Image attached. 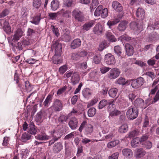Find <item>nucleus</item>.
Returning a JSON list of instances; mask_svg holds the SVG:
<instances>
[{"label": "nucleus", "mask_w": 159, "mask_h": 159, "mask_svg": "<svg viewBox=\"0 0 159 159\" xmlns=\"http://www.w3.org/2000/svg\"><path fill=\"white\" fill-rule=\"evenodd\" d=\"M63 104L62 101L59 99H55L52 103V106L49 107L48 110L51 109L52 112L49 116L50 118L54 112H58L61 111L63 108Z\"/></svg>", "instance_id": "nucleus-1"}, {"label": "nucleus", "mask_w": 159, "mask_h": 159, "mask_svg": "<svg viewBox=\"0 0 159 159\" xmlns=\"http://www.w3.org/2000/svg\"><path fill=\"white\" fill-rule=\"evenodd\" d=\"M138 115L137 109L135 108H129L126 112V115L128 119L133 120L136 118Z\"/></svg>", "instance_id": "nucleus-2"}, {"label": "nucleus", "mask_w": 159, "mask_h": 159, "mask_svg": "<svg viewBox=\"0 0 159 159\" xmlns=\"http://www.w3.org/2000/svg\"><path fill=\"white\" fill-rule=\"evenodd\" d=\"M58 40L53 41L52 46V49L55 52V56H60L61 52V44Z\"/></svg>", "instance_id": "nucleus-3"}, {"label": "nucleus", "mask_w": 159, "mask_h": 159, "mask_svg": "<svg viewBox=\"0 0 159 159\" xmlns=\"http://www.w3.org/2000/svg\"><path fill=\"white\" fill-rule=\"evenodd\" d=\"M129 82L133 88L137 89L143 85L144 80L143 77H140L136 79L131 80H129Z\"/></svg>", "instance_id": "nucleus-4"}, {"label": "nucleus", "mask_w": 159, "mask_h": 159, "mask_svg": "<svg viewBox=\"0 0 159 159\" xmlns=\"http://www.w3.org/2000/svg\"><path fill=\"white\" fill-rule=\"evenodd\" d=\"M72 15L73 17L78 22H82L84 20V17L83 14L79 10L75 9L72 12Z\"/></svg>", "instance_id": "nucleus-5"}, {"label": "nucleus", "mask_w": 159, "mask_h": 159, "mask_svg": "<svg viewBox=\"0 0 159 159\" xmlns=\"http://www.w3.org/2000/svg\"><path fill=\"white\" fill-rule=\"evenodd\" d=\"M129 25L130 28L135 31L139 32L143 30V26L140 22L132 21Z\"/></svg>", "instance_id": "nucleus-6"}, {"label": "nucleus", "mask_w": 159, "mask_h": 159, "mask_svg": "<svg viewBox=\"0 0 159 159\" xmlns=\"http://www.w3.org/2000/svg\"><path fill=\"white\" fill-rule=\"evenodd\" d=\"M120 72L119 69L114 68L111 69L109 72L108 77L110 79H115L118 77Z\"/></svg>", "instance_id": "nucleus-7"}, {"label": "nucleus", "mask_w": 159, "mask_h": 159, "mask_svg": "<svg viewBox=\"0 0 159 159\" xmlns=\"http://www.w3.org/2000/svg\"><path fill=\"white\" fill-rule=\"evenodd\" d=\"M23 32L22 30L21 29H18L14 32L12 41L14 42L18 41L23 36Z\"/></svg>", "instance_id": "nucleus-8"}, {"label": "nucleus", "mask_w": 159, "mask_h": 159, "mask_svg": "<svg viewBox=\"0 0 159 159\" xmlns=\"http://www.w3.org/2000/svg\"><path fill=\"white\" fill-rule=\"evenodd\" d=\"M104 59L105 62L108 65L114 64L116 62L114 56L110 53L106 55Z\"/></svg>", "instance_id": "nucleus-9"}, {"label": "nucleus", "mask_w": 159, "mask_h": 159, "mask_svg": "<svg viewBox=\"0 0 159 159\" xmlns=\"http://www.w3.org/2000/svg\"><path fill=\"white\" fill-rule=\"evenodd\" d=\"M36 116V120L38 121H40L44 118H47V111L44 110H41L37 113Z\"/></svg>", "instance_id": "nucleus-10"}, {"label": "nucleus", "mask_w": 159, "mask_h": 159, "mask_svg": "<svg viewBox=\"0 0 159 159\" xmlns=\"http://www.w3.org/2000/svg\"><path fill=\"white\" fill-rule=\"evenodd\" d=\"M158 24V22L155 21V20H150L147 28V31L148 33L152 32L157 27V25Z\"/></svg>", "instance_id": "nucleus-11"}, {"label": "nucleus", "mask_w": 159, "mask_h": 159, "mask_svg": "<svg viewBox=\"0 0 159 159\" xmlns=\"http://www.w3.org/2000/svg\"><path fill=\"white\" fill-rule=\"evenodd\" d=\"M114 102V100L112 99L111 101H107L105 99H102L99 103L98 107L99 109H102L107 104L111 105Z\"/></svg>", "instance_id": "nucleus-12"}, {"label": "nucleus", "mask_w": 159, "mask_h": 159, "mask_svg": "<svg viewBox=\"0 0 159 159\" xmlns=\"http://www.w3.org/2000/svg\"><path fill=\"white\" fill-rule=\"evenodd\" d=\"M78 121L75 117H72L69 122L68 125L72 129H75L77 126Z\"/></svg>", "instance_id": "nucleus-13"}, {"label": "nucleus", "mask_w": 159, "mask_h": 159, "mask_svg": "<svg viewBox=\"0 0 159 159\" xmlns=\"http://www.w3.org/2000/svg\"><path fill=\"white\" fill-rule=\"evenodd\" d=\"M103 30V27L102 25L98 23L95 26L93 31L95 34L99 35L102 33Z\"/></svg>", "instance_id": "nucleus-14"}, {"label": "nucleus", "mask_w": 159, "mask_h": 159, "mask_svg": "<svg viewBox=\"0 0 159 159\" xmlns=\"http://www.w3.org/2000/svg\"><path fill=\"white\" fill-rule=\"evenodd\" d=\"M63 149V146L60 142L56 143L53 145L52 150L54 152L58 153Z\"/></svg>", "instance_id": "nucleus-15"}, {"label": "nucleus", "mask_w": 159, "mask_h": 159, "mask_svg": "<svg viewBox=\"0 0 159 159\" xmlns=\"http://www.w3.org/2000/svg\"><path fill=\"white\" fill-rule=\"evenodd\" d=\"M122 152L123 155L127 158H130L133 156V152L130 149H124L122 150Z\"/></svg>", "instance_id": "nucleus-16"}, {"label": "nucleus", "mask_w": 159, "mask_h": 159, "mask_svg": "<svg viewBox=\"0 0 159 159\" xmlns=\"http://www.w3.org/2000/svg\"><path fill=\"white\" fill-rule=\"evenodd\" d=\"M35 138L37 140L41 141H46L50 139V137L45 133L38 134Z\"/></svg>", "instance_id": "nucleus-17"}, {"label": "nucleus", "mask_w": 159, "mask_h": 159, "mask_svg": "<svg viewBox=\"0 0 159 159\" xmlns=\"http://www.w3.org/2000/svg\"><path fill=\"white\" fill-rule=\"evenodd\" d=\"M112 6L114 10L120 12L122 11L123 8L121 4L118 2L114 1L112 4Z\"/></svg>", "instance_id": "nucleus-18"}, {"label": "nucleus", "mask_w": 159, "mask_h": 159, "mask_svg": "<svg viewBox=\"0 0 159 159\" xmlns=\"http://www.w3.org/2000/svg\"><path fill=\"white\" fill-rule=\"evenodd\" d=\"M127 54L129 56L133 55L134 51L133 47L129 43H126L125 45Z\"/></svg>", "instance_id": "nucleus-19"}, {"label": "nucleus", "mask_w": 159, "mask_h": 159, "mask_svg": "<svg viewBox=\"0 0 159 159\" xmlns=\"http://www.w3.org/2000/svg\"><path fill=\"white\" fill-rule=\"evenodd\" d=\"M70 32L67 30L66 29L64 34L61 36L62 40L65 42H68L70 41L71 38L70 36Z\"/></svg>", "instance_id": "nucleus-20"}, {"label": "nucleus", "mask_w": 159, "mask_h": 159, "mask_svg": "<svg viewBox=\"0 0 159 159\" xmlns=\"http://www.w3.org/2000/svg\"><path fill=\"white\" fill-rule=\"evenodd\" d=\"M146 154V152L143 149L140 148L136 150L135 157L137 158H140L143 157Z\"/></svg>", "instance_id": "nucleus-21"}, {"label": "nucleus", "mask_w": 159, "mask_h": 159, "mask_svg": "<svg viewBox=\"0 0 159 159\" xmlns=\"http://www.w3.org/2000/svg\"><path fill=\"white\" fill-rule=\"evenodd\" d=\"M95 23V21L93 20H92L87 22L83 26V29L86 31H88L93 26Z\"/></svg>", "instance_id": "nucleus-22"}, {"label": "nucleus", "mask_w": 159, "mask_h": 159, "mask_svg": "<svg viewBox=\"0 0 159 159\" xmlns=\"http://www.w3.org/2000/svg\"><path fill=\"white\" fill-rule=\"evenodd\" d=\"M128 23L127 21L125 20L120 22L118 25V30L120 31H124L126 28Z\"/></svg>", "instance_id": "nucleus-23"}, {"label": "nucleus", "mask_w": 159, "mask_h": 159, "mask_svg": "<svg viewBox=\"0 0 159 159\" xmlns=\"http://www.w3.org/2000/svg\"><path fill=\"white\" fill-rule=\"evenodd\" d=\"M81 43V41L80 39H75L71 43V47L72 48L75 49L79 47L80 46Z\"/></svg>", "instance_id": "nucleus-24"}, {"label": "nucleus", "mask_w": 159, "mask_h": 159, "mask_svg": "<svg viewBox=\"0 0 159 159\" xmlns=\"http://www.w3.org/2000/svg\"><path fill=\"white\" fill-rule=\"evenodd\" d=\"M137 16L139 19L143 20L144 18L145 12L143 9L139 8L136 12Z\"/></svg>", "instance_id": "nucleus-25"}, {"label": "nucleus", "mask_w": 159, "mask_h": 159, "mask_svg": "<svg viewBox=\"0 0 159 159\" xmlns=\"http://www.w3.org/2000/svg\"><path fill=\"white\" fill-rule=\"evenodd\" d=\"M144 104V101L140 98L137 99L134 102V105L136 107L143 108Z\"/></svg>", "instance_id": "nucleus-26"}, {"label": "nucleus", "mask_w": 159, "mask_h": 159, "mask_svg": "<svg viewBox=\"0 0 159 159\" xmlns=\"http://www.w3.org/2000/svg\"><path fill=\"white\" fill-rule=\"evenodd\" d=\"M89 76L91 79L97 80L100 76V73L96 70H94L89 73Z\"/></svg>", "instance_id": "nucleus-27"}, {"label": "nucleus", "mask_w": 159, "mask_h": 159, "mask_svg": "<svg viewBox=\"0 0 159 159\" xmlns=\"http://www.w3.org/2000/svg\"><path fill=\"white\" fill-rule=\"evenodd\" d=\"M80 80V77L77 73H74L71 78V82L74 85L78 83Z\"/></svg>", "instance_id": "nucleus-28"}, {"label": "nucleus", "mask_w": 159, "mask_h": 159, "mask_svg": "<svg viewBox=\"0 0 159 159\" xmlns=\"http://www.w3.org/2000/svg\"><path fill=\"white\" fill-rule=\"evenodd\" d=\"M140 144V139L136 137L133 139L131 142V145L133 148H136Z\"/></svg>", "instance_id": "nucleus-29"}, {"label": "nucleus", "mask_w": 159, "mask_h": 159, "mask_svg": "<svg viewBox=\"0 0 159 159\" xmlns=\"http://www.w3.org/2000/svg\"><path fill=\"white\" fill-rule=\"evenodd\" d=\"M105 35L107 39L111 42H115L116 41V38L111 32L109 31H107L105 33Z\"/></svg>", "instance_id": "nucleus-30"}, {"label": "nucleus", "mask_w": 159, "mask_h": 159, "mask_svg": "<svg viewBox=\"0 0 159 159\" xmlns=\"http://www.w3.org/2000/svg\"><path fill=\"white\" fill-rule=\"evenodd\" d=\"M59 2L57 0H53L51 3V8L52 11H56L58 8Z\"/></svg>", "instance_id": "nucleus-31"}, {"label": "nucleus", "mask_w": 159, "mask_h": 159, "mask_svg": "<svg viewBox=\"0 0 159 159\" xmlns=\"http://www.w3.org/2000/svg\"><path fill=\"white\" fill-rule=\"evenodd\" d=\"M53 95L49 94L46 98L44 101L43 102V105L45 107H48L50 103V102L52 99Z\"/></svg>", "instance_id": "nucleus-32"}, {"label": "nucleus", "mask_w": 159, "mask_h": 159, "mask_svg": "<svg viewBox=\"0 0 159 159\" xmlns=\"http://www.w3.org/2000/svg\"><path fill=\"white\" fill-rule=\"evenodd\" d=\"M118 92V89L116 88L111 89L108 91L109 96L111 98H115L116 95Z\"/></svg>", "instance_id": "nucleus-33"}, {"label": "nucleus", "mask_w": 159, "mask_h": 159, "mask_svg": "<svg viewBox=\"0 0 159 159\" xmlns=\"http://www.w3.org/2000/svg\"><path fill=\"white\" fill-rule=\"evenodd\" d=\"M82 94L84 97L87 98H89L92 94L90 89L87 88L84 89L83 90Z\"/></svg>", "instance_id": "nucleus-34"}, {"label": "nucleus", "mask_w": 159, "mask_h": 159, "mask_svg": "<svg viewBox=\"0 0 159 159\" xmlns=\"http://www.w3.org/2000/svg\"><path fill=\"white\" fill-rule=\"evenodd\" d=\"M114 51L115 53L118 57L120 56L121 58L123 57V55H122L121 49L120 47L118 46H115L114 47Z\"/></svg>", "instance_id": "nucleus-35"}, {"label": "nucleus", "mask_w": 159, "mask_h": 159, "mask_svg": "<svg viewBox=\"0 0 159 159\" xmlns=\"http://www.w3.org/2000/svg\"><path fill=\"white\" fill-rule=\"evenodd\" d=\"M84 130L85 133L86 134H90L93 132V126L89 124L86 125L85 128Z\"/></svg>", "instance_id": "nucleus-36"}, {"label": "nucleus", "mask_w": 159, "mask_h": 159, "mask_svg": "<svg viewBox=\"0 0 159 159\" xmlns=\"http://www.w3.org/2000/svg\"><path fill=\"white\" fill-rule=\"evenodd\" d=\"M119 140L116 139L109 142L107 144V147L109 148H111L117 145L119 143Z\"/></svg>", "instance_id": "nucleus-37"}, {"label": "nucleus", "mask_w": 159, "mask_h": 159, "mask_svg": "<svg viewBox=\"0 0 159 159\" xmlns=\"http://www.w3.org/2000/svg\"><path fill=\"white\" fill-rule=\"evenodd\" d=\"M69 117V116L61 115L58 118V120L60 124H63L64 122H66Z\"/></svg>", "instance_id": "nucleus-38"}, {"label": "nucleus", "mask_w": 159, "mask_h": 159, "mask_svg": "<svg viewBox=\"0 0 159 159\" xmlns=\"http://www.w3.org/2000/svg\"><path fill=\"white\" fill-rule=\"evenodd\" d=\"M31 136V135L28 133H24L21 136V141L23 142H26L30 139Z\"/></svg>", "instance_id": "nucleus-39"}, {"label": "nucleus", "mask_w": 159, "mask_h": 159, "mask_svg": "<svg viewBox=\"0 0 159 159\" xmlns=\"http://www.w3.org/2000/svg\"><path fill=\"white\" fill-rule=\"evenodd\" d=\"M103 7L102 5H99L96 9L94 13V15L95 16H98L101 14Z\"/></svg>", "instance_id": "nucleus-40"}, {"label": "nucleus", "mask_w": 159, "mask_h": 159, "mask_svg": "<svg viewBox=\"0 0 159 159\" xmlns=\"http://www.w3.org/2000/svg\"><path fill=\"white\" fill-rule=\"evenodd\" d=\"M42 3L41 0H33V6L36 9H38L41 6Z\"/></svg>", "instance_id": "nucleus-41"}, {"label": "nucleus", "mask_w": 159, "mask_h": 159, "mask_svg": "<svg viewBox=\"0 0 159 159\" xmlns=\"http://www.w3.org/2000/svg\"><path fill=\"white\" fill-rule=\"evenodd\" d=\"M149 37L151 40L159 39V35L156 32H152L149 35Z\"/></svg>", "instance_id": "nucleus-42"}, {"label": "nucleus", "mask_w": 159, "mask_h": 159, "mask_svg": "<svg viewBox=\"0 0 159 159\" xmlns=\"http://www.w3.org/2000/svg\"><path fill=\"white\" fill-rule=\"evenodd\" d=\"M128 82V80L126 81L125 79L124 78L122 77H120L116 81V83L118 84L122 85L127 84Z\"/></svg>", "instance_id": "nucleus-43"}, {"label": "nucleus", "mask_w": 159, "mask_h": 159, "mask_svg": "<svg viewBox=\"0 0 159 159\" xmlns=\"http://www.w3.org/2000/svg\"><path fill=\"white\" fill-rule=\"evenodd\" d=\"M40 15L36 16L33 17L32 20L30 21V22L34 24L35 25H38L41 20Z\"/></svg>", "instance_id": "nucleus-44"}, {"label": "nucleus", "mask_w": 159, "mask_h": 159, "mask_svg": "<svg viewBox=\"0 0 159 159\" xmlns=\"http://www.w3.org/2000/svg\"><path fill=\"white\" fill-rule=\"evenodd\" d=\"M128 126L127 124H125L122 125L119 129V132L120 133H125L128 130Z\"/></svg>", "instance_id": "nucleus-45"}, {"label": "nucleus", "mask_w": 159, "mask_h": 159, "mask_svg": "<svg viewBox=\"0 0 159 159\" xmlns=\"http://www.w3.org/2000/svg\"><path fill=\"white\" fill-rule=\"evenodd\" d=\"M96 112V111L95 108H90L88 111V116L89 117H92L95 114Z\"/></svg>", "instance_id": "nucleus-46"}, {"label": "nucleus", "mask_w": 159, "mask_h": 159, "mask_svg": "<svg viewBox=\"0 0 159 159\" xmlns=\"http://www.w3.org/2000/svg\"><path fill=\"white\" fill-rule=\"evenodd\" d=\"M98 0H92L90 7V10L92 12L93 11V10L98 5Z\"/></svg>", "instance_id": "nucleus-47"}, {"label": "nucleus", "mask_w": 159, "mask_h": 159, "mask_svg": "<svg viewBox=\"0 0 159 159\" xmlns=\"http://www.w3.org/2000/svg\"><path fill=\"white\" fill-rule=\"evenodd\" d=\"M98 101V98L94 97L93 99L90 101L87 104V107H89L96 104Z\"/></svg>", "instance_id": "nucleus-48"}, {"label": "nucleus", "mask_w": 159, "mask_h": 159, "mask_svg": "<svg viewBox=\"0 0 159 159\" xmlns=\"http://www.w3.org/2000/svg\"><path fill=\"white\" fill-rule=\"evenodd\" d=\"M72 0H64L63 5L64 7H69L72 6Z\"/></svg>", "instance_id": "nucleus-49"}, {"label": "nucleus", "mask_w": 159, "mask_h": 159, "mask_svg": "<svg viewBox=\"0 0 159 159\" xmlns=\"http://www.w3.org/2000/svg\"><path fill=\"white\" fill-rule=\"evenodd\" d=\"M102 59V57L100 54H98L93 57V61L96 64L99 63Z\"/></svg>", "instance_id": "nucleus-50"}, {"label": "nucleus", "mask_w": 159, "mask_h": 159, "mask_svg": "<svg viewBox=\"0 0 159 159\" xmlns=\"http://www.w3.org/2000/svg\"><path fill=\"white\" fill-rule=\"evenodd\" d=\"M68 67L66 65H65L61 66L59 69V72L60 74H63L67 70Z\"/></svg>", "instance_id": "nucleus-51"}, {"label": "nucleus", "mask_w": 159, "mask_h": 159, "mask_svg": "<svg viewBox=\"0 0 159 159\" xmlns=\"http://www.w3.org/2000/svg\"><path fill=\"white\" fill-rule=\"evenodd\" d=\"M30 127L29 133L32 134H36L37 132V130L35 128L34 125L33 124H31L30 125Z\"/></svg>", "instance_id": "nucleus-52"}, {"label": "nucleus", "mask_w": 159, "mask_h": 159, "mask_svg": "<svg viewBox=\"0 0 159 159\" xmlns=\"http://www.w3.org/2000/svg\"><path fill=\"white\" fill-rule=\"evenodd\" d=\"M71 59L74 61L80 60L79 56L77 53H74L72 54L71 56Z\"/></svg>", "instance_id": "nucleus-53"}, {"label": "nucleus", "mask_w": 159, "mask_h": 159, "mask_svg": "<svg viewBox=\"0 0 159 159\" xmlns=\"http://www.w3.org/2000/svg\"><path fill=\"white\" fill-rule=\"evenodd\" d=\"M121 40L123 42H130L131 40V38L128 36L125 35L121 37Z\"/></svg>", "instance_id": "nucleus-54"}, {"label": "nucleus", "mask_w": 159, "mask_h": 159, "mask_svg": "<svg viewBox=\"0 0 159 159\" xmlns=\"http://www.w3.org/2000/svg\"><path fill=\"white\" fill-rule=\"evenodd\" d=\"M139 133V131L138 130H134L129 133V136L130 138L133 137L136 135H137Z\"/></svg>", "instance_id": "nucleus-55"}, {"label": "nucleus", "mask_w": 159, "mask_h": 159, "mask_svg": "<svg viewBox=\"0 0 159 159\" xmlns=\"http://www.w3.org/2000/svg\"><path fill=\"white\" fill-rule=\"evenodd\" d=\"M142 145H143L144 148L147 149H150L152 147L151 142L148 141L145 142L143 144H142Z\"/></svg>", "instance_id": "nucleus-56"}, {"label": "nucleus", "mask_w": 159, "mask_h": 159, "mask_svg": "<svg viewBox=\"0 0 159 159\" xmlns=\"http://www.w3.org/2000/svg\"><path fill=\"white\" fill-rule=\"evenodd\" d=\"M108 11L106 8H104L102 10L101 14L100 15L102 18H105L107 16Z\"/></svg>", "instance_id": "nucleus-57"}, {"label": "nucleus", "mask_w": 159, "mask_h": 159, "mask_svg": "<svg viewBox=\"0 0 159 159\" xmlns=\"http://www.w3.org/2000/svg\"><path fill=\"white\" fill-rule=\"evenodd\" d=\"M67 87L66 86H64L61 88L59 89L57 92V95L59 96L63 93L66 90Z\"/></svg>", "instance_id": "nucleus-58"}, {"label": "nucleus", "mask_w": 159, "mask_h": 159, "mask_svg": "<svg viewBox=\"0 0 159 159\" xmlns=\"http://www.w3.org/2000/svg\"><path fill=\"white\" fill-rule=\"evenodd\" d=\"M21 41L22 45L25 46L29 45L30 44L29 39H22Z\"/></svg>", "instance_id": "nucleus-59"}, {"label": "nucleus", "mask_w": 159, "mask_h": 159, "mask_svg": "<svg viewBox=\"0 0 159 159\" xmlns=\"http://www.w3.org/2000/svg\"><path fill=\"white\" fill-rule=\"evenodd\" d=\"M104 126L102 127L103 129L105 132H107L108 131L109 128V126L108 125V123L107 122L105 121L103 122Z\"/></svg>", "instance_id": "nucleus-60"}, {"label": "nucleus", "mask_w": 159, "mask_h": 159, "mask_svg": "<svg viewBox=\"0 0 159 159\" xmlns=\"http://www.w3.org/2000/svg\"><path fill=\"white\" fill-rule=\"evenodd\" d=\"M148 137L147 135H143L140 139V144H143L144 143L147 142V140L148 139Z\"/></svg>", "instance_id": "nucleus-61"}, {"label": "nucleus", "mask_w": 159, "mask_h": 159, "mask_svg": "<svg viewBox=\"0 0 159 159\" xmlns=\"http://www.w3.org/2000/svg\"><path fill=\"white\" fill-rule=\"evenodd\" d=\"M111 68L106 66H102L100 69V71L102 74H105Z\"/></svg>", "instance_id": "nucleus-62"}, {"label": "nucleus", "mask_w": 159, "mask_h": 159, "mask_svg": "<svg viewBox=\"0 0 159 159\" xmlns=\"http://www.w3.org/2000/svg\"><path fill=\"white\" fill-rule=\"evenodd\" d=\"M120 111L117 110H115L110 112V116H116L120 114Z\"/></svg>", "instance_id": "nucleus-63"}, {"label": "nucleus", "mask_w": 159, "mask_h": 159, "mask_svg": "<svg viewBox=\"0 0 159 159\" xmlns=\"http://www.w3.org/2000/svg\"><path fill=\"white\" fill-rule=\"evenodd\" d=\"M118 152H116L112 154L111 156H109L108 159H118Z\"/></svg>", "instance_id": "nucleus-64"}]
</instances>
